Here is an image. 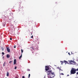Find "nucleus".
Instances as JSON below:
<instances>
[{
  "label": "nucleus",
  "instance_id": "nucleus-1",
  "mask_svg": "<svg viewBox=\"0 0 78 78\" xmlns=\"http://www.w3.org/2000/svg\"><path fill=\"white\" fill-rule=\"evenodd\" d=\"M48 75H50L51 74L52 75V77L53 78L55 76V75L54 72H52V71L51 70H48V71L47 72Z\"/></svg>",
  "mask_w": 78,
  "mask_h": 78
},
{
  "label": "nucleus",
  "instance_id": "nucleus-2",
  "mask_svg": "<svg viewBox=\"0 0 78 78\" xmlns=\"http://www.w3.org/2000/svg\"><path fill=\"white\" fill-rule=\"evenodd\" d=\"M76 71H78V69H75L74 68H72L70 71V75L75 74V73H76Z\"/></svg>",
  "mask_w": 78,
  "mask_h": 78
},
{
  "label": "nucleus",
  "instance_id": "nucleus-3",
  "mask_svg": "<svg viewBox=\"0 0 78 78\" xmlns=\"http://www.w3.org/2000/svg\"><path fill=\"white\" fill-rule=\"evenodd\" d=\"M45 70L46 72L48 71V70H50L49 67L48 66H45Z\"/></svg>",
  "mask_w": 78,
  "mask_h": 78
},
{
  "label": "nucleus",
  "instance_id": "nucleus-4",
  "mask_svg": "<svg viewBox=\"0 0 78 78\" xmlns=\"http://www.w3.org/2000/svg\"><path fill=\"white\" fill-rule=\"evenodd\" d=\"M61 62V64L62 65L64 63H65V64H66V63H68V62L67 61H60Z\"/></svg>",
  "mask_w": 78,
  "mask_h": 78
},
{
  "label": "nucleus",
  "instance_id": "nucleus-5",
  "mask_svg": "<svg viewBox=\"0 0 78 78\" xmlns=\"http://www.w3.org/2000/svg\"><path fill=\"white\" fill-rule=\"evenodd\" d=\"M7 50L8 52H9V53L10 52V49L9 48V47H8V48H7Z\"/></svg>",
  "mask_w": 78,
  "mask_h": 78
},
{
  "label": "nucleus",
  "instance_id": "nucleus-6",
  "mask_svg": "<svg viewBox=\"0 0 78 78\" xmlns=\"http://www.w3.org/2000/svg\"><path fill=\"white\" fill-rule=\"evenodd\" d=\"M69 63H71V62H73V63H74L75 62H74V61H73L72 60H70V61H69Z\"/></svg>",
  "mask_w": 78,
  "mask_h": 78
},
{
  "label": "nucleus",
  "instance_id": "nucleus-7",
  "mask_svg": "<svg viewBox=\"0 0 78 78\" xmlns=\"http://www.w3.org/2000/svg\"><path fill=\"white\" fill-rule=\"evenodd\" d=\"M16 64V59H15L14 61V64Z\"/></svg>",
  "mask_w": 78,
  "mask_h": 78
},
{
  "label": "nucleus",
  "instance_id": "nucleus-8",
  "mask_svg": "<svg viewBox=\"0 0 78 78\" xmlns=\"http://www.w3.org/2000/svg\"><path fill=\"white\" fill-rule=\"evenodd\" d=\"M6 75H7V76H9V72H7Z\"/></svg>",
  "mask_w": 78,
  "mask_h": 78
},
{
  "label": "nucleus",
  "instance_id": "nucleus-9",
  "mask_svg": "<svg viewBox=\"0 0 78 78\" xmlns=\"http://www.w3.org/2000/svg\"><path fill=\"white\" fill-rule=\"evenodd\" d=\"M7 57L8 58H9L10 57V55H9L8 54L7 55Z\"/></svg>",
  "mask_w": 78,
  "mask_h": 78
},
{
  "label": "nucleus",
  "instance_id": "nucleus-10",
  "mask_svg": "<svg viewBox=\"0 0 78 78\" xmlns=\"http://www.w3.org/2000/svg\"><path fill=\"white\" fill-rule=\"evenodd\" d=\"M1 49L2 50V51H4V48H3V47H1Z\"/></svg>",
  "mask_w": 78,
  "mask_h": 78
},
{
  "label": "nucleus",
  "instance_id": "nucleus-11",
  "mask_svg": "<svg viewBox=\"0 0 78 78\" xmlns=\"http://www.w3.org/2000/svg\"><path fill=\"white\" fill-rule=\"evenodd\" d=\"M22 57V54H21V55L20 56V57H19L20 59Z\"/></svg>",
  "mask_w": 78,
  "mask_h": 78
},
{
  "label": "nucleus",
  "instance_id": "nucleus-12",
  "mask_svg": "<svg viewBox=\"0 0 78 78\" xmlns=\"http://www.w3.org/2000/svg\"><path fill=\"white\" fill-rule=\"evenodd\" d=\"M21 52H22V53L23 52V50H22V49H21Z\"/></svg>",
  "mask_w": 78,
  "mask_h": 78
},
{
  "label": "nucleus",
  "instance_id": "nucleus-13",
  "mask_svg": "<svg viewBox=\"0 0 78 78\" xmlns=\"http://www.w3.org/2000/svg\"><path fill=\"white\" fill-rule=\"evenodd\" d=\"M12 61H9V64H11V63H12Z\"/></svg>",
  "mask_w": 78,
  "mask_h": 78
},
{
  "label": "nucleus",
  "instance_id": "nucleus-14",
  "mask_svg": "<svg viewBox=\"0 0 78 78\" xmlns=\"http://www.w3.org/2000/svg\"><path fill=\"white\" fill-rule=\"evenodd\" d=\"M60 75H63L64 74L63 73H61L60 74Z\"/></svg>",
  "mask_w": 78,
  "mask_h": 78
},
{
  "label": "nucleus",
  "instance_id": "nucleus-15",
  "mask_svg": "<svg viewBox=\"0 0 78 78\" xmlns=\"http://www.w3.org/2000/svg\"><path fill=\"white\" fill-rule=\"evenodd\" d=\"M48 78H53L52 77H51V76H48Z\"/></svg>",
  "mask_w": 78,
  "mask_h": 78
},
{
  "label": "nucleus",
  "instance_id": "nucleus-16",
  "mask_svg": "<svg viewBox=\"0 0 78 78\" xmlns=\"http://www.w3.org/2000/svg\"><path fill=\"white\" fill-rule=\"evenodd\" d=\"M5 62H4V64H3V66H5Z\"/></svg>",
  "mask_w": 78,
  "mask_h": 78
},
{
  "label": "nucleus",
  "instance_id": "nucleus-17",
  "mask_svg": "<svg viewBox=\"0 0 78 78\" xmlns=\"http://www.w3.org/2000/svg\"><path fill=\"white\" fill-rule=\"evenodd\" d=\"M58 69H59V70H62V71H63V70H62V69H61V68H59Z\"/></svg>",
  "mask_w": 78,
  "mask_h": 78
},
{
  "label": "nucleus",
  "instance_id": "nucleus-18",
  "mask_svg": "<svg viewBox=\"0 0 78 78\" xmlns=\"http://www.w3.org/2000/svg\"><path fill=\"white\" fill-rule=\"evenodd\" d=\"M2 55H5V53L4 52H2Z\"/></svg>",
  "mask_w": 78,
  "mask_h": 78
},
{
  "label": "nucleus",
  "instance_id": "nucleus-19",
  "mask_svg": "<svg viewBox=\"0 0 78 78\" xmlns=\"http://www.w3.org/2000/svg\"><path fill=\"white\" fill-rule=\"evenodd\" d=\"M27 71H30V69H27Z\"/></svg>",
  "mask_w": 78,
  "mask_h": 78
},
{
  "label": "nucleus",
  "instance_id": "nucleus-20",
  "mask_svg": "<svg viewBox=\"0 0 78 78\" xmlns=\"http://www.w3.org/2000/svg\"><path fill=\"white\" fill-rule=\"evenodd\" d=\"M30 74H29V76H29V78H30Z\"/></svg>",
  "mask_w": 78,
  "mask_h": 78
},
{
  "label": "nucleus",
  "instance_id": "nucleus-21",
  "mask_svg": "<svg viewBox=\"0 0 78 78\" xmlns=\"http://www.w3.org/2000/svg\"><path fill=\"white\" fill-rule=\"evenodd\" d=\"M17 69V67L16 66L15 67V68H14V69Z\"/></svg>",
  "mask_w": 78,
  "mask_h": 78
},
{
  "label": "nucleus",
  "instance_id": "nucleus-22",
  "mask_svg": "<svg viewBox=\"0 0 78 78\" xmlns=\"http://www.w3.org/2000/svg\"><path fill=\"white\" fill-rule=\"evenodd\" d=\"M25 78V77L24 76H22V78Z\"/></svg>",
  "mask_w": 78,
  "mask_h": 78
},
{
  "label": "nucleus",
  "instance_id": "nucleus-23",
  "mask_svg": "<svg viewBox=\"0 0 78 78\" xmlns=\"http://www.w3.org/2000/svg\"><path fill=\"white\" fill-rule=\"evenodd\" d=\"M10 40H11V41H12V38L11 37V38H10Z\"/></svg>",
  "mask_w": 78,
  "mask_h": 78
},
{
  "label": "nucleus",
  "instance_id": "nucleus-24",
  "mask_svg": "<svg viewBox=\"0 0 78 78\" xmlns=\"http://www.w3.org/2000/svg\"><path fill=\"white\" fill-rule=\"evenodd\" d=\"M31 38H33V36H32L31 37Z\"/></svg>",
  "mask_w": 78,
  "mask_h": 78
},
{
  "label": "nucleus",
  "instance_id": "nucleus-25",
  "mask_svg": "<svg viewBox=\"0 0 78 78\" xmlns=\"http://www.w3.org/2000/svg\"><path fill=\"white\" fill-rule=\"evenodd\" d=\"M76 75H78V72H77L76 73Z\"/></svg>",
  "mask_w": 78,
  "mask_h": 78
},
{
  "label": "nucleus",
  "instance_id": "nucleus-26",
  "mask_svg": "<svg viewBox=\"0 0 78 78\" xmlns=\"http://www.w3.org/2000/svg\"><path fill=\"white\" fill-rule=\"evenodd\" d=\"M68 54H69V55H70V53L69 52V53H68Z\"/></svg>",
  "mask_w": 78,
  "mask_h": 78
},
{
  "label": "nucleus",
  "instance_id": "nucleus-27",
  "mask_svg": "<svg viewBox=\"0 0 78 78\" xmlns=\"http://www.w3.org/2000/svg\"><path fill=\"white\" fill-rule=\"evenodd\" d=\"M14 48H16V45H15L14 47Z\"/></svg>",
  "mask_w": 78,
  "mask_h": 78
},
{
  "label": "nucleus",
  "instance_id": "nucleus-28",
  "mask_svg": "<svg viewBox=\"0 0 78 78\" xmlns=\"http://www.w3.org/2000/svg\"><path fill=\"white\" fill-rule=\"evenodd\" d=\"M2 58H3V59H4V56H3V57H2Z\"/></svg>",
  "mask_w": 78,
  "mask_h": 78
},
{
  "label": "nucleus",
  "instance_id": "nucleus-29",
  "mask_svg": "<svg viewBox=\"0 0 78 78\" xmlns=\"http://www.w3.org/2000/svg\"><path fill=\"white\" fill-rule=\"evenodd\" d=\"M67 76H69V75H67Z\"/></svg>",
  "mask_w": 78,
  "mask_h": 78
},
{
  "label": "nucleus",
  "instance_id": "nucleus-30",
  "mask_svg": "<svg viewBox=\"0 0 78 78\" xmlns=\"http://www.w3.org/2000/svg\"><path fill=\"white\" fill-rule=\"evenodd\" d=\"M32 33H31V35H32Z\"/></svg>",
  "mask_w": 78,
  "mask_h": 78
}]
</instances>
